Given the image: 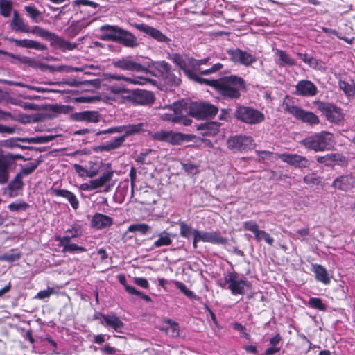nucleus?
<instances>
[{
	"label": "nucleus",
	"instance_id": "f257e3e1",
	"mask_svg": "<svg viewBox=\"0 0 355 355\" xmlns=\"http://www.w3.org/2000/svg\"><path fill=\"white\" fill-rule=\"evenodd\" d=\"M214 87L225 98L235 99L240 97V90L245 88V82L243 78L230 76L214 81Z\"/></svg>",
	"mask_w": 355,
	"mask_h": 355
},
{
	"label": "nucleus",
	"instance_id": "f03ea898",
	"mask_svg": "<svg viewBox=\"0 0 355 355\" xmlns=\"http://www.w3.org/2000/svg\"><path fill=\"white\" fill-rule=\"evenodd\" d=\"M301 144L309 149L318 152L330 150L334 146V139L331 133L322 131L304 138Z\"/></svg>",
	"mask_w": 355,
	"mask_h": 355
},
{
	"label": "nucleus",
	"instance_id": "7ed1b4c3",
	"mask_svg": "<svg viewBox=\"0 0 355 355\" xmlns=\"http://www.w3.org/2000/svg\"><path fill=\"white\" fill-rule=\"evenodd\" d=\"M283 109L291 114L296 119L309 125H315L320 123L318 117L313 112L306 111L294 105L293 98L286 96L282 103Z\"/></svg>",
	"mask_w": 355,
	"mask_h": 355
},
{
	"label": "nucleus",
	"instance_id": "20e7f679",
	"mask_svg": "<svg viewBox=\"0 0 355 355\" xmlns=\"http://www.w3.org/2000/svg\"><path fill=\"white\" fill-rule=\"evenodd\" d=\"M171 60L178 66L185 74H190V72L198 71L200 66L206 64L209 58L196 60L184 54L173 53L170 55Z\"/></svg>",
	"mask_w": 355,
	"mask_h": 355
},
{
	"label": "nucleus",
	"instance_id": "39448f33",
	"mask_svg": "<svg viewBox=\"0 0 355 355\" xmlns=\"http://www.w3.org/2000/svg\"><path fill=\"white\" fill-rule=\"evenodd\" d=\"M24 159L19 154L5 153L0 150V184L7 182L10 172L15 168L17 159Z\"/></svg>",
	"mask_w": 355,
	"mask_h": 355
},
{
	"label": "nucleus",
	"instance_id": "423d86ee",
	"mask_svg": "<svg viewBox=\"0 0 355 355\" xmlns=\"http://www.w3.org/2000/svg\"><path fill=\"white\" fill-rule=\"evenodd\" d=\"M220 285L223 288L230 289L232 295H243L245 288L250 286L246 280L239 278L235 272H229L225 275L223 283H221Z\"/></svg>",
	"mask_w": 355,
	"mask_h": 355
},
{
	"label": "nucleus",
	"instance_id": "0eeeda50",
	"mask_svg": "<svg viewBox=\"0 0 355 355\" xmlns=\"http://www.w3.org/2000/svg\"><path fill=\"white\" fill-rule=\"evenodd\" d=\"M235 116L239 120L248 124H258L265 120V116L262 112L245 106L238 107Z\"/></svg>",
	"mask_w": 355,
	"mask_h": 355
},
{
	"label": "nucleus",
	"instance_id": "6e6552de",
	"mask_svg": "<svg viewBox=\"0 0 355 355\" xmlns=\"http://www.w3.org/2000/svg\"><path fill=\"white\" fill-rule=\"evenodd\" d=\"M153 138L159 141H164L173 145L180 144L184 141H189L191 138L190 135H184L172 130H159L153 134Z\"/></svg>",
	"mask_w": 355,
	"mask_h": 355
},
{
	"label": "nucleus",
	"instance_id": "1a4fd4ad",
	"mask_svg": "<svg viewBox=\"0 0 355 355\" xmlns=\"http://www.w3.org/2000/svg\"><path fill=\"white\" fill-rule=\"evenodd\" d=\"M217 112L216 107L206 103H192L189 108V114L196 119L215 116Z\"/></svg>",
	"mask_w": 355,
	"mask_h": 355
},
{
	"label": "nucleus",
	"instance_id": "9d476101",
	"mask_svg": "<svg viewBox=\"0 0 355 355\" xmlns=\"http://www.w3.org/2000/svg\"><path fill=\"white\" fill-rule=\"evenodd\" d=\"M113 176V172L111 170L104 171L98 178L83 183L79 188L82 191H91L94 190L101 189L103 187H107L111 181Z\"/></svg>",
	"mask_w": 355,
	"mask_h": 355
},
{
	"label": "nucleus",
	"instance_id": "9b49d317",
	"mask_svg": "<svg viewBox=\"0 0 355 355\" xmlns=\"http://www.w3.org/2000/svg\"><path fill=\"white\" fill-rule=\"evenodd\" d=\"M318 109L331 123H338L344 119V114L342 110L335 105L321 103L318 105Z\"/></svg>",
	"mask_w": 355,
	"mask_h": 355
},
{
	"label": "nucleus",
	"instance_id": "f8f14e48",
	"mask_svg": "<svg viewBox=\"0 0 355 355\" xmlns=\"http://www.w3.org/2000/svg\"><path fill=\"white\" fill-rule=\"evenodd\" d=\"M112 64L114 67L123 71L132 72H147V68L134 61L130 57H123L113 61Z\"/></svg>",
	"mask_w": 355,
	"mask_h": 355
},
{
	"label": "nucleus",
	"instance_id": "ddd939ff",
	"mask_svg": "<svg viewBox=\"0 0 355 355\" xmlns=\"http://www.w3.org/2000/svg\"><path fill=\"white\" fill-rule=\"evenodd\" d=\"M227 146L234 151L250 149L254 146V141L250 136L240 135L232 137L227 140Z\"/></svg>",
	"mask_w": 355,
	"mask_h": 355
},
{
	"label": "nucleus",
	"instance_id": "4468645a",
	"mask_svg": "<svg viewBox=\"0 0 355 355\" xmlns=\"http://www.w3.org/2000/svg\"><path fill=\"white\" fill-rule=\"evenodd\" d=\"M227 53L230 60L236 64L250 66L257 61L255 56L239 49L227 50Z\"/></svg>",
	"mask_w": 355,
	"mask_h": 355
},
{
	"label": "nucleus",
	"instance_id": "2eb2a0df",
	"mask_svg": "<svg viewBox=\"0 0 355 355\" xmlns=\"http://www.w3.org/2000/svg\"><path fill=\"white\" fill-rule=\"evenodd\" d=\"M194 234H196V240L198 239L202 242L221 245H225L227 243V239L221 236L218 232H205L197 230L194 231Z\"/></svg>",
	"mask_w": 355,
	"mask_h": 355
},
{
	"label": "nucleus",
	"instance_id": "dca6fc26",
	"mask_svg": "<svg viewBox=\"0 0 355 355\" xmlns=\"http://www.w3.org/2000/svg\"><path fill=\"white\" fill-rule=\"evenodd\" d=\"M317 93V87L310 80H300L295 86V94L297 96L311 97L315 96Z\"/></svg>",
	"mask_w": 355,
	"mask_h": 355
},
{
	"label": "nucleus",
	"instance_id": "f3484780",
	"mask_svg": "<svg viewBox=\"0 0 355 355\" xmlns=\"http://www.w3.org/2000/svg\"><path fill=\"white\" fill-rule=\"evenodd\" d=\"M332 187L343 191H347L355 187V176L352 175H341L334 180Z\"/></svg>",
	"mask_w": 355,
	"mask_h": 355
},
{
	"label": "nucleus",
	"instance_id": "a211bd4d",
	"mask_svg": "<svg viewBox=\"0 0 355 355\" xmlns=\"http://www.w3.org/2000/svg\"><path fill=\"white\" fill-rule=\"evenodd\" d=\"M283 162L300 168H305L309 165L308 159L297 154L282 153L278 155Z\"/></svg>",
	"mask_w": 355,
	"mask_h": 355
},
{
	"label": "nucleus",
	"instance_id": "6ab92c4d",
	"mask_svg": "<svg viewBox=\"0 0 355 355\" xmlns=\"http://www.w3.org/2000/svg\"><path fill=\"white\" fill-rule=\"evenodd\" d=\"M134 26L137 30L146 33L158 42H166L168 40L165 35L152 26L145 24H135Z\"/></svg>",
	"mask_w": 355,
	"mask_h": 355
},
{
	"label": "nucleus",
	"instance_id": "aec40b11",
	"mask_svg": "<svg viewBox=\"0 0 355 355\" xmlns=\"http://www.w3.org/2000/svg\"><path fill=\"white\" fill-rule=\"evenodd\" d=\"M121 28L116 26L104 25L100 28V38L104 41L116 42Z\"/></svg>",
	"mask_w": 355,
	"mask_h": 355
},
{
	"label": "nucleus",
	"instance_id": "412c9836",
	"mask_svg": "<svg viewBox=\"0 0 355 355\" xmlns=\"http://www.w3.org/2000/svg\"><path fill=\"white\" fill-rule=\"evenodd\" d=\"M51 193L55 196L62 197L67 200L73 209L76 210L79 207V201L72 192L66 189H53Z\"/></svg>",
	"mask_w": 355,
	"mask_h": 355
},
{
	"label": "nucleus",
	"instance_id": "4be33fe9",
	"mask_svg": "<svg viewBox=\"0 0 355 355\" xmlns=\"http://www.w3.org/2000/svg\"><path fill=\"white\" fill-rule=\"evenodd\" d=\"M108 78L115 80H124L134 85H144L152 82V80L141 76L126 77L119 74H109Z\"/></svg>",
	"mask_w": 355,
	"mask_h": 355
},
{
	"label": "nucleus",
	"instance_id": "5701e85b",
	"mask_svg": "<svg viewBox=\"0 0 355 355\" xmlns=\"http://www.w3.org/2000/svg\"><path fill=\"white\" fill-rule=\"evenodd\" d=\"M154 101L155 96L153 92L142 89H135L134 103L140 105H148L153 103Z\"/></svg>",
	"mask_w": 355,
	"mask_h": 355
},
{
	"label": "nucleus",
	"instance_id": "b1692460",
	"mask_svg": "<svg viewBox=\"0 0 355 355\" xmlns=\"http://www.w3.org/2000/svg\"><path fill=\"white\" fill-rule=\"evenodd\" d=\"M11 42H12L16 46L23 48L27 49H33L35 50L44 51L46 49V46L40 42L33 40H17V39H10Z\"/></svg>",
	"mask_w": 355,
	"mask_h": 355
},
{
	"label": "nucleus",
	"instance_id": "393cba45",
	"mask_svg": "<svg viewBox=\"0 0 355 355\" xmlns=\"http://www.w3.org/2000/svg\"><path fill=\"white\" fill-rule=\"evenodd\" d=\"M73 118L78 121L97 123L100 120V114L97 111H83L74 114Z\"/></svg>",
	"mask_w": 355,
	"mask_h": 355
},
{
	"label": "nucleus",
	"instance_id": "a878e982",
	"mask_svg": "<svg viewBox=\"0 0 355 355\" xmlns=\"http://www.w3.org/2000/svg\"><path fill=\"white\" fill-rule=\"evenodd\" d=\"M181 103H175L170 105L168 109L169 112L166 113L159 114L160 118L164 121H171L173 123L179 121V112L182 107Z\"/></svg>",
	"mask_w": 355,
	"mask_h": 355
},
{
	"label": "nucleus",
	"instance_id": "bb28decb",
	"mask_svg": "<svg viewBox=\"0 0 355 355\" xmlns=\"http://www.w3.org/2000/svg\"><path fill=\"white\" fill-rule=\"evenodd\" d=\"M116 42L128 47L132 48L135 47L138 45L137 37L135 35H133L131 33L122 28Z\"/></svg>",
	"mask_w": 355,
	"mask_h": 355
},
{
	"label": "nucleus",
	"instance_id": "cd10ccee",
	"mask_svg": "<svg viewBox=\"0 0 355 355\" xmlns=\"http://www.w3.org/2000/svg\"><path fill=\"white\" fill-rule=\"evenodd\" d=\"M112 218L107 215L96 214L92 220V225L96 229H103L110 227L112 224Z\"/></svg>",
	"mask_w": 355,
	"mask_h": 355
},
{
	"label": "nucleus",
	"instance_id": "c85d7f7f",
	"mask_svg": "<svg viewBox=\"0 0 355 355\" xmlns=\"http://www.w3.org/2000/svg\"><path fill=\"white\" fill-rule=\"evenodd\" d=\"M10 26L15 31H20L23 33L30 32V27L25 23L24 19L19 15L17 11H15L13 13V18Z\"/></svg>",
	"mask_w": 355,
	"mask_h": 355
},
{
	"label": "nucleus",
	"instance_id": "c756f323",
	"mask_svg": "<svg viewBox=\"0 0 355 355\" xmlns=\"http://www.w3.org/2000/svg\"><path fill=\"white\" fill-rule=\"evenodd\" d=\"M275 61L281 67L293 66L295 64V60L285 51L276 49L275 52Z\"/></svg>",
	"mask_w": 355,
	"mask_h": 355
},
{
	"label": "nucleus",
	"instance_id": "7c9ffc66",
	"mask_svg": "<svg viewBox=\"0 0 355 355\" xmlns=\"http://www.w3.org/2000/svg\"><path fill=\"white\" fill-rule=\"evenodd\" d=\"M198 130L201 131L203 136L216 135L219 130V124L216 122H207L200 124Z\"/></svg>",
	"mask_w": 355,
	"mask_h": 355
},
{
	"label": "nucleus",
	"instance_id": "2f4dec72",
	"mask_svg": "<svg viewBox=\"0 0 355 355\" xmlns=\"http://www.w3.org/2000/svg\"><path fill=\"white\" fill-rule=\"evenodd\" d=\"M102 318L105 322L106 325L114 329L117 332H121L123 327L122 321L115 315H101Z\"/></svg>",
	"mask_w": 355,
	"mask_h": 355
},
{
	"label": "nucleus",
	"instance_id": "473e14b6",
	"mask_svg": "<svg viewBox=\"0 0 355 355\" xmlns=\"http://www.w3.org/2000/svg\"><path fill=\"white\" fill-rule=\"evenodd\" d=\"M312 271L315 275V279L327 285L330 283V278L329 277L327 270L321 265L314 264L312 266Z\"/></svg>",
	"mask_w": 355,
	"mask_h": 355
},
{
	"label": "nucleus",
	"instance_id": "72a5a7b5",
	"mask_svg": "<svg viewBox=\"0 0 355 355\" xmlns=\"http://www.w3.org/2000/svg\"><path fill=\"white\" fill-rule=\"evenodd\" d=\"M158 239L154 242L155 248L168 246L172 243V234L166 231H163L157 234Z\"/></svg>",
	"mask_w": 355,
	"mask_h": 355
},
{
	"label": "nucleus",
	"instance_id": "f704fd0d",
	"mask_svg": "<svg viewBox=\"0 0 355 355\" xmlns=\"http://www.w3.org/2000/svg\"><path fill=\"white\" fill-rule=\"evenodd\" d=\"M86 166L88 178H94L101 171L103 163L98 160H92L89 162Z\"/></svg>",
	"mask_w": 355,
	"mask_h": 355
},
{
	"label": "nucleus",
	"instance_id": "c9c22d12",
	"mask_svg": "<svg viewBox=\"0 0 355 355\" xmlns=\"http://www.w3.org/2000/svg\"><path fill=\"white\" fill-rule=\"evenodd\" d=\"M71 6L73 11L82 12V8L83 7H90L95 9L98 6V4L91 0H74L71 2Z\"/></svg>",
	"mask_w": 355,
	"mask_h": 355
},
{
	"label": "nucleus",
	"instance_id": "e433bc0d",
	"mask_svg": "<svg viewBox=\"0 0 355 355\" xmlns=\"http://www.w3.org/2000/svg\"><path fill=\"white\" fill-rule=\"evenodd\" d=\"M81 234L82 230L80 226L75 224L65 231L64 235L60 239V241L71 240V239L78 237Z\"/></svg>",
	"mask_w": 355,
	"mask_h": 355
},
{
	"label": "nucleus",
	"instance_id": "4c0bfd02",
	"mask_svg": "<svg viewBox=\"0 0 355 355\" xmlns=\"http://www.w3.org/2000/svg\"><path fill=\"white\" fill-rule=\"evenodd\" d=\"M148 67H153L159 71L162 75H168L171 71L170 64L165 61L153 62H148Z\"/></svg>",
	"mask_w": 355,
	"mask_h": 355
},
{
	"label": "nucleus",
	"instance_id": "58836bf2",
	"mask_svg": "<svg viewBox=\"0 0 355 355\" xmlns=\"http://www.w3.org/2000/svg\"><path fill=\"white\" fill-rule=\"evenodd\" d=\"M338 87L347 97L354 96L355 80H352V84H349L340 78L338 80Z\"/></svg>",
	"mask_w": 355,
	"mask_h": 355
},
{
	"label": "nucleus",
	"instance_id": "ea45409f",
	"mask_svg": "<svg viewBox=\"0 0 355 355\" xmlns=\"http://www.w3.org/2000/svg\"><path fill=\"white\" fill-rule=\"evenodd\" d=\"M125 141L124 137H115L114 139L110 140L102 146V149L105 151H110L112 150L116 149L119 148Z\"/></svg>",
	"mask_w": 355,
	"mask_h": 355
},
{
	"label": "nucleus",
	"instance_id": "a19ab883",
	"mask_svg": "<svg viewBox=\"0 0 355 355\" xmlns=\"http://www.w3.org/2000/svg\"><path fill=\"white\" fill-rule=\"evenodd\" d=\"M164 323L168 324L169 326L165 329L167 335L172 337H178L180 335V328L178 324L171 319H165Z\"/></svg>",
	"mask_w": 355,
	"mask_h": 355
},
{
	"label": "nucleus",
	"instance_id": "79ce46f5",
	"mask_svg": "<svg viewBox=\"0 0 355 355\" xmlns=\"http://www.w3.org/2000/svg\"><path fill=\"white\" fill-rule=\"evenodd\" d=\"M144 126V124L143 123L124 125L125 133L122 137H124V139H125V137L128 136L139 133L143 130Z\"/></svg>",
	"mask_w": 355,
	"mask_h": 355
},
{
	"label": "nucleus",
	"instance_id": "37998d69",
	"mask_svg": "<svg viewBox=\"0 0 355 355\" xmlns=\"http://www.w3.org/2000/svg\"><path fill=\"white\" fill-rule=\"evenodd\" d=\"M60 245L63 247V252H74L76 251L85 252L86 249L84 247L78 246L75 243H71V240L60 241Z\"/></svg>",
	"mask_w": 355,
	"mask_h": 355
},
{
	"label": "nucleus",
	"instance_id": "c03bdc74",
	"mask_svg": "<svg viewBox=\"0 0 355 355\" xmlns=\"http://www.w3.org/2000/svg\"><path fill=\"white\" fill-rule=\"evenodd\" d=\"M186 76L191 80H193L197 83L200 84H205L207 85H212L214 87V81L216 80H209L207 78H203L200 76V74L198 73V71L190 72V74H186ZM218 81V80H216Z\"/></svg>",
	"mask_w": 355,
	"mask_h": 355
},
{
	"label": "nucleus",
	"instance_id": "a18cd8bd",
	"mask_svg": "<svg viewBox=\"0 0 355 355\" xmlns=\"http://www.w3.org/2000/svg\"><path fill=\"white\" fill-rule=\"evenodd\" d=\"M24 9L27 15L30 17L32 21L35 23L39 22V17L41 16V12L35 6L32 5L25 6Z\"/></svg>",
	"mask_w": 355,
	"mask_h": 355
},
{
	"label": "nucleus",
	"instance_id": "49530a36",
	"mask_svg": "<svg viewBox=\"0 0 355 355\" xmlns=\"http://www.w3.org/2000/svg\"><path fill=\"white\" fill-rule=\"evenodd\" d=\"M150 230V226L146 223H136L132 224L128 227V231L130 232H138L143 235L148 233Z\"/></svg>",
	"mask_w": 355,
	"mask_h": 355
},
{
	"label": "nucleus",
	"instance_id": "de8ad7c7",
	"mask_svg": "<svg viewBox=\"0 0 355 355\" xmlns=\"http://www.w3.org/2000/svg\"><path fill=\"white\" fill-rule=\"evenodd\" d=\"M12 3L8 0H0V14L8 17L11 14Z\"/></svg>",
	"mask_w": 355,
	"mask_h": 355
},
{
	"label": "nucleus",
	"instance_id": "09e8293b",
	"mask_svg": "<svg viewBox=\"0 0 355 355\" xmlns=\"http://www.w3.org/2000/svg\"><path fill=\"white\" fill-rule=\"evenodd\" d=\"M254 239L259 242L264 240L270 245H272L274 243V239L264 230H259L254 235Z\"/></svg>",
	"mask_w": 355,
	"mask_h": 355
},
{
	"label": "nucleus",
	"instance_id": "8fccbe9b",
	"mask_svg": "<svg viewBox=\"0 0 355 355\" xmlns=\"http://www.w3.org/2000/svg\"><path fill=\"white\" fill-rule=\"evenodd\" d=\"M46 67L52 71H66L67 73H69L71 71H83L84 70L83 69H81V68L71 67L65 66V65H60V66H58L56 67L50 66V65H47V66H46Z\"/></svg>",
	"mask_w": 355,
	"mask_h": 355
},
{
	"label": "nucleus",
	"instance_id": "3c124183",
	"mask_svg": "<svg viewBox=\"0 0 355 355\" xmlns=\"http://www.w3.org/2000/svg\"><path fill=\"white\" fill-rule=\"evenodd\" d=\"M21 257V254L19 252H15L14 250H12L10 252L6 253L0 255V261H5L8 262H13Z\"/></svg>",
	"mask_w": 355,
	"mask_h": 355
},
{
	"label": "nucleus",
	"instance_id": "603ef678",
	"mask_svg": "<svg viewBox=\"0 0 355 355\" xmlns=\"http://www.w3.org/2000/svg\"><path fill=\"white\" fill-rule=\"evenodd\" d=\"M180 227L181 236L187 239L189 238L191 234L194 236V231L197 230V229L191 228L184 222L180 223Z\"/></svg>",
	"mask_w": 355,
	"mask_h": 355
},
{
	"label": "nucleus",
	"instance_id": "864d4df0",
	"mask_svg": "<svg viewBox=\"0 0 355 355\" xmlns=\"http://www.w3.org/2000/svg\"><path fill=\"white\" fill-rule=\"evenodd\" d=\"M308 305L311 308L317 309L320 311H324L326 309V305L322 302V300L318 297H311L309 300Z\"/></svg>",
	"mask_w": 355,
	"mask_h": 355
},
{
	"label": "nucleus",
	"instance_id": "5fc2aeb1",
	"mask_svg": "<svg viewBox=\"0 0 355 355\" xmlns=\"http://www.w3.org/2000/svg\"><path fill=\"white\" fill-rule=\"evenodd\" d=\"M39 162H32L27 164L20 171V175H28L32 173L38 166Z\"/></svg>",
	"mask_w": 355,
	"mask_h": 355
},
{
	"label": "nucleus",
	"instance_id": "6e6d98bb",
	"mask_svg": "<svg viewBox=\"0 0 355 355\" xmlns=\"http://www.w3.org/2000/svg\"><path fill=\"white\" fill-rule=\"evenodd\" d=\"M125 291L130 294L139 296L141 298H142L146 302L151 301V299L148 295L141 293L132 286L125 285Z\"/></svg>",
	"mask_w": 355,
	"mask_h": 355
},
{
	"label": "nucleus",
	"instance_id": "4d7b16f0",
	"mask_svg": "<svg viewBox=\"0 0 355 355\" xmlns=\"http://www.w3.org/2000/svg\"><path fill=\"white\" fill-rule=\"evenodd\" d=\"M29 33H32L45 39L49 38L51 35V33L48 31L38 26H33L32 29L30 28Z\"/></svg>",
	"mask_w": 355,
	"mask_h": 355
},
{
	"label": "nucleus",
	"instance_id": "13d9d810",
	"mask_svg": "<svg viewBox=\"0 0 355 355\" xmlns=\"http://www.w3.org/2000/svg\"><path fill=\"white\" fill-rule=\"evenodd\" d=\"M243 227L245 230L252 232L254 236L259 230L258 224L254 220L245 221L243 224Z\"/></svg>",
	"mask_w": 355,
	"mask_h": 355
},
{
	"label": "nucleus",
	"instance_id": "bf43d9fd",
	"mask_svg": "<svg viewBox=\"0 0 355 355\" xmlns=\"http://www.w3.org/2000/svg\"><path fill=\"white\" fill-rule=\"evenodd\" d=\"M175 286L180 289L186 296H187L189 298L194 297L195 295L191 291H189L187 286L181 282L174 280L173 281Z\"/></svg>",
	"mask_w": 355,
	"mask_h": 355
},
{
	"label": "nucleus",
	"instance_id": "052dcab7",
	"mask_svg": "<svg viewBox=\"0 0 355 355\" xmlns=\"http://www.w3.org/2000/svg\"><path fill=\"white\" fill-rule=\"evenodd\" d=\"M28 207V204L24 201H17L9 205L8 208L11 211H18L25 210Z\"/></svg>",
	"mask_w": 355,
	"mask_h": 355
},
{
	"label": "nucleus",
	"instance_id": "680f3d73",
	"mask_svg": "<svg viewBox=\"0 0 355 355\" xmlns=\"http://www.w3.org/2000/svg\"><path fill=\"white\" fill-rule=\"evenodd\" d=\"M20 175H18L15 180L9 184V189L11 191H17L23 187V182L21 180Z\"/></svg>",
	"mask_w": 355,
	"mask_h": 355
},
{
	"label": "nucleus",
	"instance_id": "e2e57ef3",
	"mask_svg": "<svg viewBox=\"0 0 355 355\" xmlns=\"http://www.w3.org/2000/svg\"><path fill=\"white\" fill-rule=\"evenodd\" d=\"M53 293H55L54 288L49 287L46 290L40 291L35 297V298L40 300H45L46 298H49Z\"/></svg>",
	"mask_w": 355,
	"mask_h": 355
},
{
	"label": "nucleus",
	"instance_id": "0e129e2a",
	"mask_svg": "<svg viewBox=\"0 0 355 355\" xmlns=\"http://www.w3.org/2000/svg\"><path fill=\"white\" fill-rule=\"evenodd\" d=\"M223 66L222 64L216 63V64H214L211 68H209L208 69L203 70V71H200L199 70L198 71V73H199L200 75H209V74L215 73V72L220 70L223 68Z\"/></svg>",
	"mask_w": 355,
	"mask_h": 355
},
{
	"label": "nucleus",
	"instance_id": "69168bd1",
	"mask_svg": "<svg viewBox=\"0 0 355 355\" xmlns=\"http://www.w3.org/2000/svg\"><path fill=\"white\" fill-rule=\"evenodd\" d=\"M126 89L127 88L121 85H113L109 87L110 92L114 94H123V92L126 91Z\"/></svg>",
	"mask_w": 355,
	"mask_h": 355
},
{
	"label": "nucleus",
	"instance_id": "338daca9",
	"mask_svg": "<svg viewBox=\"0 0 355 355\" xmlns=\"http://www.w3.org/2000/svg\"><path fill=\"white\" fill-rule=\"evenodd\" d=\"M73 168L78 176L82 177V178H84V177L88 178V174L87 172L86 166H83L80 164H75L73 165Z\"/></svg>",
	"mask_w": 355,
	"mask_h": 355
},
{
	"label": "nucleus",
	"instance_id": "774afa93",
	"mask_svg": "<svg viewBox=\"0 0 355 355\" xmlns=\"http://www.w3.org/2000/svg\"><path fill=\"white\" fill-rule=\"evenodd\" d=\"M135 94V89L130 90L126 89V91L123 92L122 95V98L128 101V102H134V95Z\"/></svg>",
	"mask_w": 355,
	"mask_h": 355
}]
</instances>
